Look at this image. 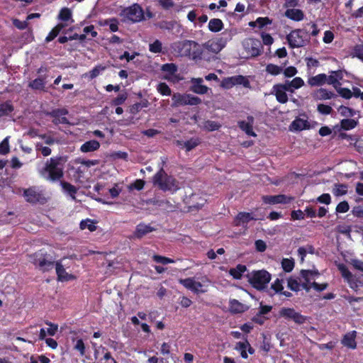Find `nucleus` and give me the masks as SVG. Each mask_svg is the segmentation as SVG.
Instances as JSON below:
<instances>
[{
	"instance_id": "f257e3e1",
	"label": "nucleus",
	"mask_w": 363,
	"mask_h": 363,
	"mask_svg": "<svg viewBox=\"0 0 363 363\" xmlns=\"http://www.w3.org/2000/svg\"><path fill=\"white\" fill-rule=\"evenodd\" d=\"M62 162V157H51L46 162L42 175L51 182L60 180L64 176Z\"/></svg>"
},
{
	"instance_id": "f03ea898",
	"label": "nucleus",
	"mask_w": 363,
	"mask_h": 363,
	"mask_svg": "<svg viewBox=\"0 0 363 363\" xmlns=\"http://www.w3.org/2000/svg\"><path fill=\"white\" fill-rule=\"evenodd\" d=\"M152 183L163 191H176L179 188L178 181L168 175L162 167L153 176Z\"/></svg>"
},
{
	"instance_id": "7ed1b4c3",
	"label": "nucleus",
	"mask_w": 363,
	"mask_h": 363,
	"mask_svg": "<svg viewBox=\"0 0 363 363\" xmlns=\"http://www.w3.org/2000/svg\"><path fill=\"white\" fill-rule=\"evenodd\" d=\"M250 285L258 291L264 289L271 280V274L266 270H254L246 275Z\"/></svg>"
},
{
	"instance_id": "20e7f679",
	"label": "nucleus",
	"mask_w": 363,
	"mask_h": 363,
	"mask_svg": "<svg viewBox=\"0 0 363 363\" xmlns=\"http://www.w3.org/2000/svg\"><path fill=\"white\" fill-rule=\"evenodd\" d=\"M30 257V262L43 272H48L55 267V262L52 256L43 250H38L31 255Z\"/></svg>"
},
{
	"instance_id": "39448f33",
	"label": "nucleus",
	"mask_w": 363,
	"mask_h": 363,
	"mask_svg": "<svg viewBox=\"0 0 363 363\" xmlns=\"http://www.w3.org/2000/svg\"><path fill=\"white\" fill-rule=\"evenodd\" d=\"M175 49L181 55L191 57L193 59L198 58L201 54L200 45L194 40L179 41L175 43Z\"/></svg>"
},
{
	"instance_id": "423d86ee",
	"label": "nucleus",
	"mask_w": 363,
	"mask_h": 363,
	"mask_svg": "<svg viewBox=\"0 0 363 363\" xmlns=\"http://www.w3.org/2000/svg\"><path fill=\"white\" fill-rule=\"evenodd\" d=\"M119 15L131 23H138L145 19L144 11L141 6L137 3L123 8Z\"/></svg>"
},
{
	"instance_id": "0eeeda50",
	"label": "nucleus",
	"mask_w": 363,
	"mask_h": 363,
	"mask_svg": "<svg viewBox=\"0 0 363 363\" xmlns=\"http://www.w3.org/2000/svg\"><path fill=\"white\" fill-rule=\"evenodd\" d=\"M279 318H283L287 321H293L298 325L304 324L308 317L297 312L294 308L283 307L279 311Z\"/></svg>"
},
{
	"instance_id": "6e6552de",
	"label": "nucleus",
	"mask_w": 363,
	"mask_h": 363,
	"mask_svg": "<svg viewBox=\"0 0 363 363\" xmlns=\"http://www.w3.org/2000/svg\"><path fill=\"white\" fill-rule=\"evenodd\" d=\"M242 45L245 50L252 57L259 56L263 50L262 42L257 38H246L242 42Z\"/></svg>"
},
{
	"instance_id": "1a4fd4ad",
	"label": "nucleus",
	"mask_w": 363,
	"mask_h": 363,
	"mask_svg": "<svg viewBox=\"0 0 363 363\" xmlns=\"http://www.w3.org/2000/svg\"><path fill=\"white\" fill-rule=\"evenodd\" d=\"M302 33V29H294L286 35V40L291 48H301L306 45Z\"/></svg>"
},
{
	"instance_id": "9d476101",
	"label": "nucleus",
	"mask_w": 363,
	"mask_h": 363,
	"mask_svg": "<svg viewBox=\"0 0 363 363\" xmlns=\"http://www.w3.org/2000/svg\"><path fill=\"white\" fill-rule=\"evenodd\" d=\"M69 113L67 109L62 108H55L51 111L45 112V116H50L53 118L52 123L57 125L59 124H69L68 119L65 117Z\"/></svg>"
},
{
	"instance_id": "9b49d317",
	"label": "nucleus",
	"mask_w": 363,
	"mask_h": 363,
	"mask_svg": "<svg viewBox=\"0 0 363 363\" xmlns=\"http://www.w3.org/2000/svg\"><path fill=\"white\" fill-rule=\"evenodd\" d=\"M23 196L26 198V201L30 203H40L43 204L46 202V199L43 194L38 191L34 186L25 189Z\"/></svg>"
},
{
	"instance_id": "f8f14e48",
	"label": "nucleus",
	"mask_w": 363,
	"mask_h": 363,
	"mask_svg": "<svg viewBox=\"0 0 363 363\" xmlns=\"http://www.w3.org/2000/svg\"><path fill=\"white\" fill-rule=\"evenodd\" d=\"M262 200L264 203L274 205L278 203H289L294 200L291 196H287L284 194L279 195H266L262 197Z\"/></svg>"
},
{
	"instance_id": "ddd939ff",
	"label": "nucleus",
	"mask_w": 363,
	"mask_h": 363,
	"mask_svg": "<svg viewBox=\"0 0 363 363\" xmlns=\"http://www.w3.org/2000/svg\"><path fill=\"white\" fill-rule=\"evenodd\" d=\"M184 201L189 208L199 209L205 204L206 200L201 198L199 194H191L189 196H185Z\"/></svg>"
},
{
	"instance_id": "4468645a",
	"label": "nucleus",
	"mask_w": 363,
	"mask_h": 363,
	"mask_svg": "<svg viewBox=\"0 0 363 363\" xmlns=\"http://www.w3.org/2000/svg\"><path fill=\"white\" fill-rule=\"evenodd\" d=\"M191 82L190 90L194 93L197 94H206L208 93L209 88L203 84V79L202 78H192Z\"/></svg>"
},
{
	"instance_id": "2eb2a0df",
	"label": "nucleus",
	"mask_w": 363,
	"mask_h": 363,
	"mask_svg": "<svg viewBox=\"0 0 363 363\" xmlns=\"http://www.w3.org/2000/svg\"><path fill=\"white\" fill-rule=\"evenodd\" d=\"M357 331L352 330L349 333H347L345 334L342 337V339L341 340V344L352 350H354L357 348V342H356V337H357Z\"/></svg>"
},
{
	"instance_id": "dca6fc26",
	"label": "nucleus",
	"mask_w": 363,
	"mask_h": 363,
	"mask_svg": "<svg viewBox=\"0 0 363 363\" xmlns=\"http://www.w3.org/2000/svg\"><path fill=\"white\" fill-rule=\"evenodd\" d=\"M247 121H238V127L244 131L247 135L255 137L257 135L254 132L252 126L254 123V118L252 116H248L247 117Z\"/></svg>"
},
{
	"instance_id": "f3484780",
	"label": "nucleus",
	"mask_w": 363,
	"mask_h": 363,
	"mask_svg": "<svg viewBox=\"0 0 363 363\" xmlns=\"http://www.w3.org/2000/svg\"><path fill=\"white\" fill-rule=\"evenodd\" d=\"M330 73V74L328 76V84H331L335 89H337L341 86L340 81L342 80L344 77V71L342 69H338L336 71H331Z\"/></svg>"
},
{
	"instance_id": "a211bd4d",
	"label": "nucleus",
	"mask_w": 363,
	"mask_h": 363,
	"mask_svg": "<svg viewBox=\"0 0 363 363\" xmlns=\"http://www.w3.org/2000/svg\"><path fill=\"white\" fill-rule=\"evenodd\" d=\"M284 16L294 21H301L305 18V14L303 11L299 9L294 8H287L285 11Z\"/></svg>"
},
{
	"instance_id": "6ab92c4d",
	"label": "nucleus",
	"mask_w": 363,
	"mask_h": 363,
	"mask_svg": "<svg viewBox=\"0 0 363 363\" xmlns=\"http://www.w3.org/2000/svg\"><path fill=\"white\" fill-rule=\"evenodd\" d=\"M249 307L237 299H230L229 301V311L232 314L242 313L248 310Z\"/></svg>"
},
{
	"instance_id": "aec40b11",
	"label": "nucleus",
	"mask_w": 363,
	"mask_h": 363,
	"mask_svg": "<svg viewBox=\"0 0 363 363\" xmlns=\"http://www.w3.org/2000/svg\"><path fill=\"white\" fill-rule=\"evenodd\" d=\"M154 230H155V228L152 227L150 225L140 223L137 225L133 235L135 238L140 239L147 234L153 232Z\"/></svg>"
},
{
	"instance_id": "412c9836",
	"label": "nucleus",
	"mask_w": 363,
	"mask_h": 363,
	"mask_svg": "<svg viewBox=\"0 0 363 363\" xmlns=\"http://www.w3.org/2000/svg\"><path fill=\"white\" fill-rule=\"evenodd\" d=\"M257 219L251 213L240 212L235 217V225L236 226L243 225L247 224L250 220H256Z\"/></svg>"
},
{
	"instance_id": "4be33fe9",
	"label": "nucleus",
	"mask_w": 363,
	"mask_h": 363,
	"mask_svg": "<svg viewBox=\"0 0 363 363\" xmlns=\"http://www.w3.org/2000/svg\"><path fill=\"white\" fill-rule=\"evenodd\" d=\"M328 76L324 74H318L315 76L311 77L308 79L307 83L311 86H320L325 84H328Z\"/></svg>"
},
{
	"instance_id": "5701e85b",
	"label": "nucleus",
	"mask_w": 363,
	"mask_h": 363,
	"mask_svg": "<svg viewBox=\"0 0 363 363\" xmlns=\"http://www.w3.org/2000/svg\"><path fill=\"white\" fill-rule=\"evenodd\" d=\"M291 130H294L296 131H301L303 130H306L310 128V124L308 121L306 119H303L301 118H296V119L292 121L290 125Z\"/></svg>"
},
{
	"instance_id": "b1692460",
	"label": "nucleus",
	"mask_w": 363,
	"mask_h": 363,
	"mask_svg": "<svg viewBox=\"0 0 363 363\" xmlns=\"http://www.w3.org/2000/svg\"><path fill=\"white\" fill-rule=\"evenodd\" d=\"M338 270L340 272L342 277L345 279V280L350 284V286L352 287V284L354 283V279L352 274L348 269L347 267L344 264H340L337 266Z\"/></svg>"
},
{
	"instance_id": "393cba45",
	"label": "nucleus",
	"mask_w": 363,
	"mask_h": 363,
	"mask_svg": "<svg viewBox=\"0 0 363 363\" xmlns=\"http://www.w3.org/2000/svg\"><path fill=\"white\" fill-rule=\"evenodd\" d=\"M247 270V269L245 265L238 264L235 268H230L228 273L234 279L240 280Z\"/></svg>"
},
{
	"instance_id": "a878e982",
	"label": "nucleus",
	"mask_w": 363,
	"mask_h": 363,
	"mask_svg": "<svg viewBox=\"0 0 363 363\" xmlns=\"http://www.w3.org/2000/svg\"><path fill=\"white\" fill-rule=\"evenodd\" d=\"M100 147V143L96 140H91L85 142L80 147L82 152H89L97 150Z\"/></svg>"
},
{
	"instance_id": "bb28decb",
	"label": "nucleus",
	"mask_w": 363,
	"mask_h": 363,
	"mask_svg": "<svg viewBox=\"0 0 363 363\" xmlns=\"http://www.w3.org/2000/svg\"><path fill=\"white\" fill-rule=\"evenodd\" d=\"M55 265L56 274L57 275V279L59 281H68L70 279L72 276L66 272L63 265L60 262H57Z\"/></svg>"
},
{
	"instance_id": "cd10ccee",
	"label": "nucleus",
	"mask_w": 363,
	"mask_h": 363,
	"mask_svg": "<svg viewBox=\"0 0 363 363\" xmlns=\"http://www.w3.org/2000/svg\"><path fill=\"white\" fill-rule=\"evenodd\" d=\"M14 111V106L11 101L0 104V118L9 116Z\"/></svg>"
},
{
	"instance_id": "c85d7f7f",
	"label": "nucleus",
	"mask_w": 363,
	"mask_h": 363,
	"mask_svg": "<svg viewBox=\"0 0 363 363\" xmlns=\"http://www.w3.org/2000/svg\"><path fill=\"white\" fill-rule=\"evenodd\" d=\"M173 106H186L187 105V94L175 93L172 98Z\"/></svg>"
},
{
	"instance_id": "c756f323",
	"label": "nucleus",
	"mask_w": 363,
	"mask_h": 363,
	"mask_svg": "<svg viewBox=\"0 0 363 363\" xmlns=\"http://www.w3.org/2000/svg\"><path fill=\"white\" fill-rule=\"evenodd\" d=\"M65 24L64 23H58L48 33L47 37L45 38V42L49 43L53 40L61 32V30L65 27Z\"/></svg>"
},
{
	"instance_id": "7c9ffc66",
	"label": "nucleus",
	"mask_w": 363,
	"mask_h": 363,
	"mask_svg": "<svg viewBox=\"0 0 363 363\" xmlns=\"http://www.w3.org/2000/svg\"><path fill=\"white\" fill-rule=\"evenodd\" d=\"M273 90L278 102L281 104H286L288 101L289 99L286 91L279 89V86H277V84L274 85Z\"/></svg>"
},
{
	"instance_id": "2f4dec72",
	"label": "nucleus",
	"mask_w": 363,
	"mask_h": 363,
	"mask_svg": "<svg viewBox=\"0 0 363 363\" xmlns=\"http://www.w3.org/2000/svg\"><path fill=\"white\" fill-rule=\"evenodd\" d=\"M233 86L235 85H242L245 88H250V82L247 77L242 75H235L231 77Z\"/></svg>"
},
{
	"instance_id": "473e14b6",
	"label": "nucleus",
	"mask_w": 363,
	"mask_h": 363,
	"mask_svg": "<svg viewBox=\"0 0 363 363\" xmlns=\"http://www.w3.org/2000/svg\"><path fill=\"white\" fill-rule=\"evenodd\" d=\"M208 27L211 32L217 33L223 28V23L220 18H212L209 21Z\"/></svg>"
},
{
	"instance_id": "72a5a7b5",
	"label": "nucleus",
	"mask_w": 363,
	"mask_h": 363,
	"mask_svg": "<svg viewBox=\"0 0 363 363\" xmlns=\"http://www.w3.org/2000/svg\"><path fill=\"white\" fill-rule=\"evenodd\" d=\"M60 184L65 191H66L73 200L76 199V194L77 192V188L72 184L62 181Z\"/></svg>"
},
{
	"instance_id": "f704fd0d",
	"label": "nucleus",
	"mask_w": 363,
	"mask_h": 363,
	"mask_svg": "<svg viewBox=\"0 0 363 363\" xmlns=\"http://www.w3.org/2000/svg\"><path fill=\"white\" fill-rule=\"evenodd\" d=\"M348 186L345 184H335L333 185L332 192L335 196H341L347 193Z\"/></svg>"
},
{
	"instance_id": "c9c22d12",
	"label": "nucleus",
	"mask_w": 363,
	"mask_h": 363,
	"mask_svg": "<svg viewBox=\"0 0 363 363\" xmlns=\"http://www.w3.org/2000/svg\"><path fill=\"white\" fill-rule=\"evenodd\" d=\"M148 106L147 100H143L140 102L135 103L131 105L129 108L130 113L131 114L135 115L139 113L143 108H146Z\"/></svg>"
},
{
	"instance_id": "e433bc0d",
	"label": "nucleus",
	"mask_w": 363,
	"mask_h": 363,
	"mask_svg": "<svg viewBox=\"0 0 363 363\" xmlns=\"http://www.w3.org/2000/svg\"><path fill=\"white\" fill-rule=\"evenodd\" d=\"M45 85V77H38L30 82L29 86L35 90H44Z\"/></svg>"
},
{
	"instance_id": "4c0bfd02",
	"label": "nucleus",
	"mask_w": 363,
	"mask_h": 363,
	"mask_svg": "<svg viewBox=\"0 0 363 363\" xmlns=\"http://www.w3.org/2000/svg\"><path fill=\"white\" fill-rule=\"evenodd\" d=\"M341 128L345 130H349L354 128L357 125V121L354 119L345 118L340 121Z\"/></svg>"
},
{
	"instance_id": "58836bf2",
	"label": "nucleus",
	"mask_w": 363,
	"mask_h": 363,
	"mask_svg": "<svg viewBox=\"0 0 363 363\" xmlns=\"http://www.w3.org/2000/svg\"><path fill=\"white\" fill-rule=\"evenodd\" d=\"M221 128V124L217 121L207 120L203 123V128L209 132L218 130Z\"/></svg>"
},
{
	"instance_id": "ea45409f",
	"label": "nucleus",
	"mask_w": 363,
	"mask_h": 363,
	"mask_svg": "<svg viewBox=\"0 0 363 363\" xmlns=\"http://www.w3.org/2000/svg\"><path fill=\"white\" fill-rule=\"evenodd\" d=\"M201 143V139L199 138H192L184 143V147L186 152H189L196 147Z\"/></svg>"
},
{
	"instance_id": "a19ab883",
	"label": "nucleus",
	"mask_w": 363,
	"mask_h": 363,
	"mask_svg": "<svg viewBox=\"0 0 363 363\" xmlns=\"http://www.w3.org/2000/svg\"><path fill=\"white\" fill-rule=\"evenodd\" d=\"M73 342H75L73 347L74 350L77 351L79 353L80 356H84L86 352V347L83 340L81 338L77 340L74 339Z\"/></svg>"
},
{
	"instance_id": "79ce46f5",
	"label": "nucleus",
	"mask_w": 363,
	"mask_h": 363,
	"mask_svg": "<svg viewBox=\"0 0 363 363\" xmlns=\"http://www.w3.org/2000/svg\"><path fill=\"white\" fill-rule=\"evenodd\" d=\"M79 227L82 230L88 229L91 232L96 230V226L94 225L93 220L89 218L82 220L79 223Z\"/></svg>"
},
{
	"instance_id": "37998d69",
	"label": "nucleus",
	"mask_w": 363,
	"mask_h": 363,
	"mask_svg": "<svg viewBox=\"0 0 363 363\" xmlns=\"http://www.w3.org/2000/svg\"><path fill=\"white\" fill-rule=\"evenodd\" d=\"M266 72L273 76H277L282 72V67L274 64H268L266 66Z\"/></svg>"
},
{
	"instance_id": "c03bdc74",
	"label": "nucleus",
	"mask_w": 363,
	"mask_h": 363,
	"mask_svg": "<svg viewBox=\"0 0 363 363\" xmlns=\"http://www.w3.org/2000/svg\"><path fill=\"white\" fill-rule=\"evenodd\" d=\"M281 267L285 272H291L294 268V261L292 259L284 258Z\"/></svg>"
},
{
	"instance_id": "a18cd8bd",
	"label": "nucleus",
	"mask_w": 363,
	"mask_h": 363,
	"mask_svg": "<svg viewBox=\"0 0 363 363\" xmlns=\"http://www.w3.org/2000/svg\"><path fill=\"white\" fill-rule=\"evenodd\" d=\"M72 18V11L69 9L62 8L59 13L58 18L62 21H68Z\"/></svg>"
},
{
	"instance_id": "49530a36",
	"label": "nucleus",
	"mask_w": 363,
	"mask_h": 363,
	"mask_svg": "<svg viewBox=\"0 0 363 363\" xmlns=\"http://www.w3.org/2000/svg\"><path fill=\"white\" fill-rule=\"evenodd\" d=\"M152 259L155 262L160 263L162 264H171V263L175 262V261L173 259H171V258H169L167 257H164L162 255H154L152 256Z\"/></svg>"
},
{
	"instance_id": "de8ad7c7",
	"label": "nucleus",
	"mask_w": 363,
	"mask_h": 363,
	"mask_svg": "<svg viewBox=\"0 0 363 363\" xmlns=\"http://www.w3.org/2000/svg\"><path fill=\"white\" fill-rule=\"evenodd\" d=\"M318 99L320 100L330 99L334 97L335 94L333 91L325 89L320 88L318 90Z\"/></svg>"
},
{
	"instance_id": "09e8293b",
	"label": "nucleus",
	"mask_w": 363,
	"mask_h": 363,
	"mask_svg": "<svg viewBox=\"0 0 363 363\" xmlns=\"http://www.w3.org/2000/svg\"><path fill=\"white\" fill-rule=\"evenodd\" d=\"M179 282L189 290L192 291V289H194V278L181 279L179 280Z\"/></svg>"
},
{
	"instance_id": "8fccbe9b",
	"label": "nucleus",
	"mask_w": 363,
	"mask_h": 363,
	"mask_svg": "<svg viewBox=\"0 0 363 363\" xmlns=\"http://www.w3.org/2000/svg\"><path fill=\"white\" fill-rule=\"evenodd\" d=\"M320 275L319 272L315 270H309V269H302L301 271V276L302 278L310 277L311 279H315V277H318Z\"/></svg>"
},
{
	"instance_id": "3c124183",
	"label": "nucleus",
	"mask_w": 363,
	"mask_h": 363,
	"mask_svg": "<svg viewBox=\"0 0 363 363\" xmlns=\"http://www.w3.org/2000/svg\"><path fill=\"white\" fill-rule=\"evenodd\" d=\"M157 91L163 96H170L172 94L171 89L164 82H160L157 86Z\"/></svg>"
},
{
	"instance_id": "603ef678",
	"label": "nucleus",
	"mask_w": 363,
	"mask_h": 363,
	"mask_svg": "<svg viewBox=\"0 0 363 363\" xmlns=\"http://www.w3.org/2000/svg\"><path fill=\"white\" fill-rule=\"evenodd\" d=\"M162 49V44L159 40H155L149 45V50L152 53H160Z\"/></svg>"
},
{
	"instance_id": "864d4df0",
	"label": "nucleus",
	"mask_w": 363,
	"mask_h": 363,
	"mask_svg": "<svg viewBox=\"0 0 363 363\" xmlns=\"http://www.w3.org/2000/svg\"><path fill=\"white\" fill-rule=\"evenodd\" d=\"M335 89L340 96L345 99H350L352 97V91L348 88L340 87V86Z\"/></svg>"
},
{
	"instance_id": "5fc2aeb1",
	"label": "nucleus",
	"mask_w": 363,
	"mask_h": 363,
	"mask_svg": "<svg viewBox=\"0 0 363 363\" xmlns=\"http://www.w3.org/2000/svg\"><path fill=\"white\" fill-rule=\"evenodd\" d=\"M352 57H357L363 62V45H356L353 48Z\"/></svg>"
},
{
	"instance_id": "6e6d98bb",
	"label": "nucleus",
	"mask_w": 363,
	"mask_h": 363,
	"mask_svg": "<svg viewBox=\"0 0 363 363\" xmlns=\"http://www.w3.org/2000/svg\"><path fill=\"white\" fill-rule=\"evenodd\" d=\"M162 70L173 75L177 72V66L174 63H166L162 66Z\"/></svg>"
},
{
	"instance_id": "4d7b16f0",
	"label": "nucleus",
	"mask_w": 363,
	"mask_h": 363,
	"mask_svg": "<svg viewBox=\"0 0 363 363\" xmlns=\"http://www.w3.org/2000/svg\"><path fill=\"white\" fill-rule=\"evenodd\" d=\"M338 111H340V114L343 116L346 117H352L354 115V110L352 108L341 105Z\"/></svg>"
},
{
	"instance_id": "13d9d810",
	"label": "nucleus",
	"mask_w": 363,
	"mask_h": 363,
	"mask_svg": "<svg viewBox=\"0 0 363 363\" xmlns=\"http://www.w3.org/2000/svg\"><path fill=\"white\" fill-rule=\"evenodd\" d=\"M288 287L293 291H298L300 290L301 284L298 281L292 277L287 280Z\"/></svg>"
},
{
	"instance_id": "bf43d9fd",
	"label": "nucleus",
	"mask_w": 363,
	"mask_h": 363,
	"mask_svg": "<svg viewBox=\"0 0 363 363\" xmlns=\"http://www.w3.org/2000/svg\"><path fill=\"white\" fill-rule=\"evenodd\" d=\"M10 151L9 138H4L0 143V155H5Z\"/></svg>"
},
{
	"instance_id": "052dcab7",
	"label": "nucleus",
	"mask_w": 363,
	"mask_h": 363,
	"mask_svg": "<svg viewBox=\"0 0 363 363\" xmlns=\"http://www.w3.org/2000/svg\"><path fill=\"white\" fill-rule=\"evenodd\" d=\"M349 209H350V206H349L348 202L346 201H343L340 202L337 205L335 211L337 213H343L347 212L349 211Z\"/></svg>"
},
{
	"instance_id": "680f3d73",
	"label": "nucleus",
	"mask_w": 363,
	"mask_h": 363,
	"mask_svg": "<svg viewBox=\"0 0 363 363\" xmlns=\"http://www.w3.org/2000/svg\"><path fill=\"white\" fill-rule=\"evenodd\" d=\"M317 110L319 113L324 115H329L332 113L333 108L330 106L320 104L318 105Z\"/></svg>"
},
{
	"instance_id": "e2e57ef3",
	"label": "nucleus",
	"mask_w": 363,
	"mask_h": 363,
	"mask_svg": "<svg viewBox=\"0 0 363 363\" xmlns=\"http://www.w3.org/2000/svg\"><path fill=\"white\" fill-rule=\"evenodd\" d=\"M283 280L277 279L273 284L271 285V289L274 291L275 293L279 294L284 289Z\"/></svg>"
},
{
	"instance_id": "0e129e2a",
	"label": "nucleus",
	"mask_w": 363,
	"mask_h": 363,
	"mask_svg": "<svg viewBox=\"0 0 363 363\" xmlns=\"http://www.w3.org/2000/svg\"><path fill=\"white\" fill-rule=\"evenodd\" d=\"M201 101L199 97L187 94V105L196 106L201 104Z\"/></svg>"
},
{
	"instance_id": "69168bd1",
	"label": "nucleus",
	"mask_w": 363,
	"mask_h": 363,
	"mask_svg": "<svg viewBox=\"0 0 363 363\" xmlns=\"http://www.w3.org/2000/svg\"><path fill=\"white\" fill-rule=\"evenodd\" d=\"M257 25L259 28H264L265 26L269 25L272 23V21L268 17H259L256 19Z\"/></svg>"
},
{
	"instance_id": "338daca9",
	"label": "nucleus",
	"mask_w": 363,
	"mask_h": 363,
	"mask_svg": "<svg viewBox=\"0 0 363 363\" xmlns=\"http://www.w3.org/2000/svg\"><path fill=\"white\" fill-rule=\"evenodd\" d=\"M224 89H230L233 87V80L231 77H224L220 85Z\"/></svg>"
},
{
	"instance_id": "774afa93",
	"label": "nucleus",
	"mask_w": 363,
	"mask_h": 363,
	"mask_svg": "<svg viewBox=\"0 0 363 363\" xmlns=\"http://www.w3.org/2000/svg\"><path fill=\"white\" fill-rule=\"evenodd\" d=\"M126 99H127L126 94H121L118 95L117 97H116L115 99H113L112 100L111 104L113 106H120V105H122L125 102Z\"/></svg>"
}]
</instances>
